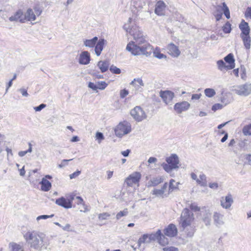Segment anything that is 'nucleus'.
Here are the masks:
<instances>
[{"label": "nucleus", "instance_id": "a878e982", "mask_svg": "<svg viewBox=\"0 0 251 251\" xmlns=\"http://www.w3.org/2000/svg\"><path fill=\"white\" fill-rule=\"evenodd\" d=\"M151 242L148 234H144L139 238L138 241V248H140L142 244L150 243Z\"/></svg>", "mask_w": 251, "mask_h": 251}, {"label": "nucleus", "instance_id": "b1692460", "mask_svg": "<svg viewBox=\"0 0 251 251\" xmlns=\"http://www.w3.org/2000/svg\"><path fill=\"white\" fill-rule=\"evenodd\" d=\"M24 17H25V22L28 21H33L36 20V16L33 11L32 9L29 8L27 10L25 13Z\"/></svg>", "mask_w": 251, "mask_h": 251}, {"label": "nucleus", "instance_id": "bb28decb", "mask_svg": "<svg viewBox=\"0 0 251 251\" xmlns=\"http://www.w3.org/2000/svg\"><path fill=\"white\" fill-rule=\"evenodd\" d=\"M242 39L244 45L246 49L249 50L251 48V39L250 35L240 36Z\"/></svg>", "mask_w": 251, "mask_h": 251}, {"label": "nucleus", "instance_id": "c9c22d12", "mask_svg": "<svg viewBox=\"0 0 251 251\" xmlns=\"http://www.w3.org/2000/svg\"><path fill=\"white\" fill-rule=\"evenodd\" d=\"M223 6H218V7H221L227 19L230 18V12L228 7L226 6L225 2L222 3Z\"/></svg>", "mask_w": 251, "mask_h": 251}, {"label": "nucleus", "instance_id": "6ab92c4d", "mask_svg": "<svg viewBox=\"0 0 251 251\" xmlns=\"http://www.w3.org/2000/svg\"><path fill=\"white\" fill-rule=\"evenodd\" d=\"M239 27L241 31L240 36L249 35L250 32V28L248 23L246 22L245 20H242L241 23L239 25Z\"/></svg>", "mask_w": 251, "mask_h": 251}, {"label": "nucleus", "instance_id": "4468645a", "mask_svg": "<svg viewBox=\"0 0 251 251\" xmlns=\"http://www.w3.org/2000/svg\"><path fill=\"white\" fill-rule=\"evenodd\" d=\"M90 62V55L88 51H83L79 55L78 62L81 65H87Z\"/></svg>", "mask_w": 251, "mask_h": 251}, {"label": "nucleus", "instance_id": "49530a36", "mask_svg": "<svg viewBox=\"0 0 251 251\" xmlns=\"http://www.w3.org/2000/svg\"><path fill=\"white\" fill-rule=\"evenodd\" d=\"M109 69L111 72L113 74H119L121 73V70L114 65L111 66Z\"/></svg>", "mask_w": 251, "mask_h": 251}, {"label": "nucleus", "instance_id": "603ef678", "mask_svg": "<svg viewBox=\"0 0 251 251\" xmlns=\"http://www.w3.org/2000/svg\"><path fill=\"white\" fill-rule=\"evenodd\" d=\"M96 138L97 140H99V143H100L101 141L104 139V136L102 133L97 132L96 134Z\"/></svg>", "mask_w": 251, "mask_h": 251}, {"label": "nucleus", "instance_id": "e2e57ef3", "mask_svg": "<svg viewBox=\"0 0 251 251\" xmlns=\"http://www.w3.org/2000/svg\"><path fill=\"white\" fill-rule=\"evenodd\" d=\"M190 208L194 211H199L200 209V207H199L195 203H191L190 205Z\"/></svg>", "mask_w": 251, "mask_h": 251}, {"label": "nucleus", "instance_id": "39448f33", "mask_svg": "<svg viewBox=\"0 0 251 251\" xmlns=\"http://www.w3.org/2000/svg\"><path fill=\"white\" fill-rule=\"evenodd\" d=\"M131 19L129 18L127 23L125 24L124 25V29L133 36L134 40L143 37V33L140 31L138 27L136 25H132L131 27H130L129 24L131 23Z\"/></svg>", "mask_w": 251, "mask_h": 251}, {"label": "nucleus", "instance_id": "f3484780", "mask_svg": "<svg viewBox=\"0 0 251 251\" xmlns=\"http://www.w3.org/2000/svg\"><path fill=\"white\" fill-rule=\"evenodd\" d=\"M130 85H132L136 91L138 92L142 91V87L144 86V83L142 79L140 78H134L130 83Z\"/></svg>", "mask_w": 251, "mask_h": 251}, {"label": "nucleus", "instance_id": "ea45409f", "mask_svg": "<svg viewBox=\"0 0 251 251\" xmlns=\"http://www.w3.org/2000/svg\"><path fill=\"white\" fill-rule=\"evenodd\" d=\"M163 181V178L162 176H158L155 178H153L151 180V183L152 185L156 186L160 183L162 182Z\"/></svg>", "mask_w": 251, "mask_h": 251}, {"label": "nucleus", "instance_id": "13d9d810", "mask_svg": "<svg viewBox=\"0 0 251 251\" xmlns=\"http://www.w3.org/2000/svg\"><path fill=\"white\" fill-rule=\"evenodd\" d=\"M128 94V91L126 89L122 90L120 91V97L123 99Z\"/></svg>", "mask_w": 251, "mask_h": 251}, {"label": "nucleus", "instance_id": "f704fd0d", "mask_svg": "<svg viewBox=\"0 0 251 251\" xmlns=\"http://www.w3.org/2000/svg\"><path fill=\"white\" fill-rule=\"evenodd\" d=\"M158 242L160 245L164 246L168 244L169 240L168 238H166L165 235L161 233L160 236L159 237Z\"/></svg>", "mask_w": 251, "mask_h": 251}, {"label": "nucleus", "instance_id": "0eeeda50", "mask_svg": "<svg viewBox=\"0 0 251 251\" xmlns=\"http://www.w3.org/2000/svg\"><path fill=\"white\" fill-rule=\"evenodd\" d=\"M141 175L139 172H134L129 175L126 179L125 182L127 186L134 187L135 185H138Z\"/></svg>", "mask_w": 251, "mask_h": 251}, {"label": "nucleus", "instance_id": "cd10ccee", "mask_svg": "<svg viewBox=\"0 0 251 251\" xmlns=\"http://www.w3.org/2000/svg\"><path fill=\"white\" fill-rule=\"evenodd\" d=\"M10 251H24L22 245L15 242H11L9 244Z\"/></svg>", "mask_w": 251, "mask_h": 251}, {"label": "nucleus", "instance_id": "c756f323", "mask_svg": "<svg viewBox=\"0 0 251 251\" xmlns=\"http://www.w3.org/2000/svg\"><path fill=\"white\" fill-rule=\"evenodd\" d=\"M168 186L167 183H165L163 187L159 189H155L152 191V194L157 197L162 196L165 192V190L166 189Z\"/></svg>", "mask_w": 251, "mask_h": 251}, {"label": "nucleus", "instance_id": "c85d7f7f", "mask_svg": "<svg viewBox=\"0 0 251 251\" xmlns=\"http://www.w3.org/2000/svg\"><path fill=\"white\" fill-rule=\"evenodd\" d=\"M98 38L97 37H94L92 39H88L84 41V45L88 48H93L96 45Z\"/></svg>", "mask_w": 251, "mask_h": 251}, {"label": "nucleus", "instance_id": "dca6fc26", "mask_svg": "<svg viewBox=\"0 0 251 251\" xmlns=\"http://www.w3.org/2000/svg\"><path fill=\"white\" fill-rule=\"evenodd\" d=\"M233 202V200L231 195H228L225 197L222 198L221 200V205L225 209H229Z\"/></svg>", "mask_w": 251, "mask_h": 251}, {"label": "nucleus", "instance_id": "0e129e2a", "mask_svg": "<svg viewBox=\"0 0 251 251\" xmlns=\"http://www.w3.org/2000/svg\"><path fill=\"white\" fill-rule=\"evenodd\" d=\"M80 174V171H77L74 173H73V174L70 175V178L71 179H73V178H74L75 177H76V176H78Z\"/></svg>", "mask_w": 251, "mask_h": 251}, {"label": "nucleus", "instance_id": "bf43d9fd", "mask_svg": "<svg viewBox=\"0 0 251 251\" xmlns=\"http://www.w3.org/2000/svg\"><path fill=\"white\" fill-rule=\"evenodd\" d=\"M46 105L45 104H44V103H42L41 104H40L39 106H36V107H34V109L36 111H41L42 109H43V108H44L45 107H46Z\"/></svg>", "mask_w": 251, "mask_h": 251}, {"label": "nucleus", "instance_id": "5701e85b", "mask_svg": "<svg viewBox=\"0 0 251 251\" xmlns=\"http://www.w3.org/2000/svg\"><path fill=\"white\" fill-rule=\"evenodd\" d=\"M217 66L218 70L221 71L225 70H231L233 69V66H227L223 60H219L217 61Z\"/></svg>", "mask_w": 251, "mask_h": 251}, {"label": "nucleus", "instance_id": "aec40b11", "mask_svg": "<svg viewBox=\"0 0 251 251\" xmlns=\"http://www.w3.org/2000/svg\"><path fill=\"white\" fill-rule=\"evenodd\" d=\"M105 40L104 39H100L99 40L96 45L95 46V51L97 56H99L100 55L101 51L103 49V46L105 43Z\"/></svg>", "mask_w": 251, "mask_h": 251}, {"label": "nucleus", "instance_id": "2f4dec72", "mask_svg": "<svg viewBox=\"0 0 251 251\" xmlns=\"http://www.w3.org/2000/svg\"><path fill=\"white\" fill-rule=\"evenodd\" d=\"M193 220V218H188V219H180V224L181 225L183 230L191 225Z\"/></svg>", "mask_w": 251, "mask_h": 251}, {"label": "nucleus", "instance_id": "338daca9", "mask_svg": "<svg viewBox=\"0 0 251 251\" xmlns=\"http://www.w3.org/2000/svg\"><path fill=\"white\" fill-rule=\"evenodd\" d=\"M209 187L213 189H217L218 188V184L216 182L210 183L209 184Z\"/></svg>", "mask_w": 251, "mask_h": 251}, {"label": "nucleus", "instance_id": "ddd939ff", "mask_svg": "<svg viewBox=\"0 0 251 251\" xmlns=\"http://www.w3.org/2000/svg\"><path fill=\"white\" fill-rule=\"evenodd\" d=\"M25 17L23 14V12L22 10H18L13 16L9 17V20L11 22L16 21L19 22L21 23L25 22Z\"/></svg>", "mask_w": 251, "mask_h": 251}, {"label": "nucleus", "instance_id": "de8ad7c7", "mask_svg": "<svg viewBox=\"0 0 251 251\" xmlns=\"http://www.w3.org/2000/svg\"><path fill=\"white\" fill-rule=\"evenodd\" d=\"M110 216V215L107 212L100 213L99 215V219L100 220H104L108 219Z\"/></svg>", "mask_w": 251, "mask_h": 251}, {"label": "nucleus", "instance_id": "37998d69", "mask_svg": "<svg viewBox=\"0 0 251 251\" xmlns=\"http://www.w3.org/2000/svg\"><path fill=\"white\" fill-rule=\"evenodd\" d=\"M221 100L224 106L229 104L231 102L230 100L228 99L227 95H225L222 97Z\"/></svg>", "mask_w": 251, "mask_h": 251}, {"label": "nucleus", "instance_id": "7ed1b4c3", "mask_svg": "<svg viewBox=\"0 0 251 251\" xmlns=\"http://www.w3.org/2000/svg\"><path fill=\"white\" fill-rule=\"evenodd\" d=\"M166 161L167 163H163L161 164V166L167 173H170L173 170L179 168L178 164L179 161L176 154H172L170 157L166 158Z\"/></svg>", "mask_w": 251, "mask_h": 251}, {"label": "nucleus", "instance_id": "864d4df0", "mask_svg": "<svg viewBox=\"0 0 251 251\" xmlns=\"http://www.w3.org/2000/svg\"><path fill=\"white\" fill-rule=\"evenodd\" d=\"M73 159H63L61 163L58 165V167L59 168H62L64 167H65V166H66L67 165V163L68 162L72 160Z\"/></svg>", "mask_w": 251, "mask_h": 251}, {"label": "nucleus", "instance_id": "e433bc0d", "mask_svg": "<svg viewBox=\"0 0 251 251\" xmlns=\"http://www.w3.org/2000/svg\"><path fill=\"white\" fill-rule=\"evenodd\" d=\"M160 233L161 230H158L155 233L148 234L151 242L152 241H155L156 240H157L158 241L159 237L160 236Z\"/></svg>", "mask_w": 251, "mask_h": 251}, {"label": "nucleus", "instance_id": "423d86ee", "mask_svg": "<svg viewBox=\"0 0 251 251\" xmlns=\"http://www.w3.org/2000/svg\"><path fill=\"white\" fill-rule=\"evenodd\" d=\"M232 91L239 96H248L251 94V83H246L242 85L234 86Z\"/></svg>", "mask_w": 251, "mask_h": 251}, {"label": "nucleus", "instance_id": "4d7b16f0", "mask_svg": "<svg viewBox=\"0 0 251 251\" xmlns=\"http://www.w3.org/2000/svg\"><path fill=\"white\" fill-rule=\"evenodd\" d=\"M245 16L246 18H250L251 19V6L248 7L245 13Z\"/></svg>", "mask_w": 251, "mask_h": 251}, {"label": "nucleus", "instance_id": "a211bd4d", "mask_svg": "<svg viewBox=\"0 0 251 251\" xmlns=\"http://www.w3.org/2000/svg\"><path fill=\"white\" fill-rule=\"evenodd\" d=\"M55 203L59 206H61L65 208H71L72 207V204L70 201H68L67 199L62 197L57 199L55 201Z\"/></svg>", "mask_w": 251, "mask_h": 251}, {"label": "nucleus", "instance_id": "3c124183", "mask_svg": "<svg viewBox=\"0 0 251 251\" xmlns=\"http://www.w3.org/2000/svg\"><path fill=\"white\" fill-rule=\"evenodd\" d=\"M97 86L99 89L104 90L107 86V84L105 81H100L98 82Z\"/></svg>", "mask_w": 251, "mask_h": 251}, {"label": "nucleus", "instance_id": "8fccbe9b", "mask_svg": "<svg viewBox=\"0 0 251 251\" xmlns=\"http://www.w3.org/2000/svg\"><path fill=\"white\" fill-rule=\"evenodd\" d=\"M225 106L223 104L216 103L214 104L212 107V110L215 111L219 109H222Z\"/></svg>", "mask_w": 251, "mask_h": 251}, {"label": "nucleus", "instance_id": "6e6552de", "mask_svg": "<svg viewBox=\"0 0 251 251\" xmlns=\"http://www.w3.org/2000/svg\"><path fill=\"white\" fill-rule=\"evenodd\" d=\"M132 117L137 121L141 122L146 118L145 112L140 106H136L130 111Z\"/></svg>", "mask_w": 251, "mask_h": 251}, {"label": "nucleus", "instance_id": "c03bdc74", "mask_svg": "<svg viewBox=\"0 0 251 251\" xmlns=\"http://www.w3.org/2000/svg\"><path fill=\"white\" fill-rule=\"evenodd\" d=\"M223 30L226 33H229L230 32L231 28V25L229 24V23L227 22L225 24V25L223 27Z\"/></svg>", "mask_w": 251, "mask_h": 251}, {"label": "nucleus", "instance_id": "09e8293b", "mask_svg": "<svg viewBox=\"0 0 251 251\" xmlns=\"http://www.w3.org/2000/svg\"><path fill=\"white\" fill-rule=\"evenodd\" d=\"M210 217L211 214L208 212L206 213V216L203 218V221L206 226H208L210 224Z\"/></svg>", "mask_w": 251, "mask_h": 251}, {"label": "nucleus", "instance_id": "393cba45", "mask_svg": "<svg viewBox=\"0 0 251 251\" xmlns=\"http://www.w3.org/2000/svg\"><path fill=\"white\" fill-rule=\"evenodd\" d=\"M225 62L228 64L227 66H233V69L235 68V59L232 53H229L224 57Z\"/></svg>", "mask_w": 251, "mask_h": 251}, {"label": "nucleus", "instance_id": "473e14b6", "mask_svg": "<svg viewBox=\"0 0 251 251\" xmlns=\"http://www.w3.org/2000/svg\"><path fill=\"white\" fill-rule=\"evenodd\" d=\"M197 183L202 187L207 185L206 176L204 174L202 173L200 175L199 178L197 180Z\"/></svg>", "mask_w": 251, "mask_h": 251}, {"label": "nucleus", "instance_id": "6e6d98bb", "mask_svg": "<svg viewBox=\"0 0 251 251\" xmlns=\"http://www.w3.org/2000/svg\"><path fill=\"white\" fill-rule=\"evenodd\" d=\"M54 216L53 214L50 215H43L39 216L37 217L36 220L37 221H39L41 219H47L49 218H51Z\"/></svg>", "mask_w": 251, "mask_h": 251}, {"label": "nucleus", "instance_id": "052dcab7", "mask_svg": "<svg viewBox=\"0 0 251 251\" xmlns=\"http://www.w3.org/2000/svg\"><path fill=\"white\" fill-rule=\"evenodd\" d=\"M88 87L93 90H97L98 89V86L93 82H90L88 84Z\"/></svg>", "mask_w": 251, "mask_h": 251}, {"label": "nucleus", "instance_id": "9b49d317", "mask_svg": "<svg viewBox=\"0 0 251 251\" xmlns=\"http://www.w3.org/2000/svg\"><path fill=\"white\" fill-rule=\"evenodd\" d=\"M167 49L168 53L174 57H177L180 54V51L178 47L173 43H170L168 45Z\"/></svg>", "mask_w": 251, "mask_h": 251}, {"label": "nucleus", "instance_id": "a18cd8bd", "mask_svg": "<svg viewBox=\"0 0 251 251\" xmlns=\"http://www.w3.org/2000/svg\"><path fill=\"white\" fill-rule=\"evenodd\" d=\"M153 56L158 59H166L167 58L166 55L158 51L153 52Z\"/></svg>", "mask_w": 251, "mask_h": 251}, {"label": "nucleus", "instance_id": "2eb2a0df", "mask_svg": "<svg viewBox=\"0 0 251 251\" xmlns=\"http://www.w3.org/2000/svg\"><path fill=\"white\" fill-rule=\"evenodd\" d=\"M166 6V5L163 1H157L154 10L155 13L159 16L164 15Z\"/></svg>", "mask_w": 251, "mask_h": 251}, {"label": "nucleus", "instance_id": "58836bf2", "mask_svg": "<svg viewBox=\"0 0 251 251\" xmlns=\"http://www.w3.org/2000/svg\"><path fill=\"white\" fill-rule=\"evenodd\" d=\"M128 210L127 208L125 209L123 211H120L119 212H118L117 214V215L116 216V219L117 220H119L122 217L127 216L128 214Z\"/></svg>", "mask_w": 251, "mask_h": 251}, {"label": "nucleus", "instance_id": "412c9836", "mask_svg": "<svg viewBox=\"0 0 251 251\" xmlns=\"http://www.w3.org/2000/svg\"><path fill=\"white\" fill-rule=\"evenodd\" d=\"M41 190L44 192L49 191L51 187V183L45 178H43L40 181Z\"/></svg>", "mask_w": 251, "mask_h": 251}, {"label": "nucleus", "instance_id": "9d476101", "mask_svg": "<svg viewBox=\"0 0 251 251\" xmlns=\"http://www.w3.org/2000/svg\"><path fill=\"white\" fill-rule=\"evenodd\" d=\"M190 104L186 101H183L181 102H177L174 105V109L176 113L180 114L183 111L187 110L189 107Z\"/></svg>", "mask_w": 251, "mask_h": 251}, {"label": "nucleus", "instance_id": "20e7f679", "mask_svg": "<svg viewBox=\"0 0 251 251\" xmlns=\"http://www.w3.org/2000/svg\"><path fill=\"white\" fill-rule=\"evenodd\" d=\"M114 131L117 137H122L131 132V125L126 121L121 122L116 126Z\"/></svg>", "mask_w": 251, "mask_h": 251}, {"label": "nucleus", "instance_id": "774afa93", "mask_svg": "<svg viewBox=\"0 0 251 251\" xmlns=\"http://www.w3.org/2000/svg\"><path fill=\"white\" fill-rule=\"evenodd\" d=\"M245 159L248 161L247 164L251 165V154H247L245 155Z\"/></svg>", "mask_w": 251, "mask_h": 251}, {"label": "nucleus", "instance_id": "69168bd1", "mask_svg": "<svg viewBox=\"0 0 251 251\" xmlns=\"http://www.w3.org/2000/svg\"><path fill=\"white\" fill-rule=\"evenodd\" d=\"M175 182V180L171 179L170 181V184H169V189L173 190L175 188H176V186L174 184V183Z\"/></svg>", "mask_w": 251, "mask_h": 251}, {"label": "nucleus", "instance_id": "1a4fd4ad", "mask_svg": "<svg viewBox=\"0 0 251 251\" xmlns=\"http://www.w3.org/2000/svg\"><path fill=\"white\" fill-rule=\"evenodd\" d=\"M160 96L166 104L171 105L172 100L175 97V94L174 92L171 91H161L160 92Z\"/></svg>", "mask_w": 251, "mask_h": 251}, {"label": "nucleus", "instance_id": "a19ab883", "mask_svg": "<svg viewBox=\"0 0 251 251\" xmlns=\"http://www.w3.org/2000/svg\"><path fill=\"white\" fill-rule=\"evenodd\" d=\"M204 93L205 95L209 98H211L216 94L215 91L211 88L205 89L204 90Z\"/></svg>", "mask_w": 251, "mask_h": 251}, {"label": "nucleus", "instance_id": "f257e3e1", "mask_svg": "<svg viewBox=\"0 0 251 251\" xmlns=\"http://www.w3.org/2000/svg\"><path fill=\"white\" fill-rule=\"evenodd\" d=\"M23 237L30 248L37 251L46 250L50 245L49 241L45 239V234L36 230L25 232Z\"/></svg>", "mask_w": 251, "mask_h": 251}, {"label": "nucleus", "instance_id": "4be33fe9", "mask_svg": "<svg viewBox=\"0 0 251 251\" xmlns=\"http://www.w3.org/2000/svg\"><path fill=\"white\" fill-rule=\"evenodd\" d=\"M97 66L100 69L101 73H104L107 71L109 66V62L108 61H100L97 64Z\"/></svg>", "mask_w": 251, "mask_h": 251}, {"label": "nucleus", "instance_id": "680f3d73", "mask_svg": "<svg viewBox=\"0 0 251 251\" xmlns=\"http://www.w3.org/2000/svg\"><path fill=\"white\" fill-rule=\"evenodd\" d=\"M164 251H178V250L177 248L174 247H170L169 248H164L163 249Z\"/></svg>", "mask_w": 251, "mask_h": 251}, {"label": "nucleus", "instance_id": "79ce46f5", "mask_svg": "<svg viewBox=\"0 0 251 251\" xmlns=\"http://www.w3.org/2000/svg\"><path fill=\"white\" fill-rule=\"evenodd\" d=\"M75 198H76V199H77L78 200L77 204H82L84 206V209L83 210H80V212H86L88 211V210L86 206H85V205L84 204V202L82 198L79 196H77V197H76Z\"/></svg>", "mask_w": 251, "mask_h": 251}, {"label": "nucleus", "instance_id": "f8f14e48", "mask_svg": "<svg viewBox=\"0 0 251 251\" xmlns=\"http://www.w3.org/2000/svg\"><path fill=\"white\" fill-rule=\"evenodd\" d=\"M164 233L170 237H175L177 233V228L175 225L171 224L164 230Z\"/></svg>", "mask_w": 251, "mask_h": 251}, {"label": "nucleus", "instance_id": "72a5a7b5", "mask_svg": "<svg viewBox=\"0 0 251 251\" xmlns=\"http://www.w3.org/2000/svg\"><path fill=\"white\" fill-rule=\"evenodd\" d=\"M188 218H193V215L191 214L188 209L185 208L182 212L180 219H188Z\"/></svg>", "mask_w": 251, "mask_h": 251}, {"label": "nucleus", "instance_id": "7c9ffc66", "mask_svg": "<svg viewBox=\"0 0 251 251\" xmlns=\"http://www.w3.org/2000/svg\"><path fill=\"white\" fill-rule=\"evenodd\" d=\"M223 216L219 213H214L213 215V219L214 222L216 223L217 226L222 225L224 224V222L223 221Z\"/></svg>", "mask_w": 251, "mask_h": 251}, {"label": "nucleus", "instance_id": "5fc2aeb1", "mask_svg": "<svg viewBox=\"0 0 251 251\" xmlns=\"http://www.w3.org/2000/svg\"><path fill=\"white\" fill-rule=\"evenodd\" d=\"M240 72H241V78L242 79L245 80L246 79V77H247L245 68L244 67H243V68L241 67V69H240Z\"/></svg>", "mask_w": 251, "mask_h": 251}, {"label": "nucleus", "instance_id": "4c0bfd02", "mask_svg": "<svg viewBox=\"0 0 251 251\" xmlns=\"http://www.w3.org/2000/svg\"><path fill=\"white\" fill-rule=\"evenodd\" d=\"M242 132L244 135H251V124L244 126Z\"/></svg>", "mask_w": 251, "mask_h": 251}, {"label": "nucleus", "instance_id": "f03ea898", "mask_svg": "<svg viewBox=\"0 0 251 251\" xmlns=\"http://www.w3.org/2000/svg\"><path fill=\"white\" fill-rule=\"evenodd\" d=\"M131 41L126 46V50L130 52L133 55H144L150 56L152 50L151 46L145 40L144 36Z\"/></svg>", "mask_w": 251, "mask_h": 251}]
</instances>
